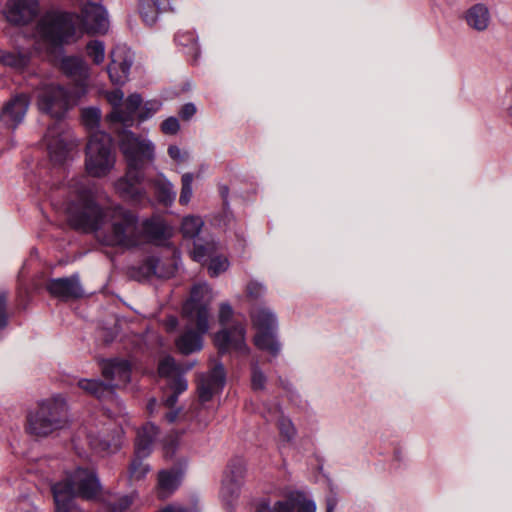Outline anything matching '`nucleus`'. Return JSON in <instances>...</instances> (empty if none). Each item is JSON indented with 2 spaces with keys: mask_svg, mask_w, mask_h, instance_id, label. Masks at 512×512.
<instances>
[{
  "mask_svg": "<svg viewBox=\"0 0 512 512\" xmlns=\"http://www.w3.org/2000/svg\"><path fill=\"white\" fill-rule=\"evenodd\" d=\"M73 180L71 185L75 199L67 206L72 226L85 232H95L105 245L134 247L144 242H162L171 235L169 227L160 218H151L142 223L136 216L122 207L102 209L94 199L93 188L86 178Z\"/></svg>",
  "mask_w": 512,
  "mask_h": 512,
  "instance_id": "1",
  "label": "nucleus"
},
{
  "mask_svg": "<svg viewBox=\"0 0 512 512\" xmlns=\"http://www.w3.org/2000/svg\"><path fill=\"white\" fill-rule=\"evenodd\" d=\"M109 22L107 12L98 0L82 3L81 16L66 12H48L38 21L34 33L37 49L56 55L64 45L75 42L83 31L105 33Z\"/></svg>",
  "mask_w": 512,
  "mask_h": 512,
  "instance_id": "2",
  "label": "nucleus"
},
{
  "mask_svg": "<svg viewBox=\"0 0 512 512\" xmlns=\"http://www.w3.org/2000/svg\"><path fill=\"white\" fill-rule=\"evenodd\" d=\"M38 109L56 120L61 119L77 100V97L55 83H43L35 90ZM50 159L63 163L70 152L78 145L71 132L62 122L56 121L44 136Z\"/></svg>",
  "mask_w": 512,
  "mask_h": 512,
  "instance_id": "3",
  "label": "nucleus"
},
{
  "mask_svg": "<svg viewBox=\"0 0 512 512\" xmlns=\"http://www.w3.org/2000/svg\"><path fill=\"white\" fill-rule=\"evenodd\" d=\"M119 148L126 160L127 171L114 186L124 200L137 203L146 198L141 186L144 181V169L155 159V145L148 138L123 129L118 132Z\"/></svg>",
  "mask_w": 512,
  "mask_h": 512,
  "instance_id": "4",
  "label": "nucleus"
},
{
  "mask_svg": "<svg viewBox=\"0 0 512 512\" xmlns=\"http://www.w3.org/2000/svg\"><path fill=\"white\" fill-rule=\"evenodd\" d=\"M52 492L56 512H78L74 498L95 499L100 492V483L92 470L78 468L55 483Z\"/></svg>",
  "mask_w": 512,
  "mask_h": 512,
  "instance_id": "5",
  "label": "nucleus"
},
{
  "mask_svg": "<svg viewBox=\"0 0 512 512\" xmlns=\"http://www.w3.org/2000/svg\"><path fill=\"white\" fill-rule=\"evenodd\" d=\"M116 154L112 138L105 132L96 131L90 135L85 152V169L95 178L107 176L115 166Z\"/></svg>",
  "mask_w": 512,
  "mask_h": 512,
  "instance_id": "6",
  "label": "nucleus"
},
{
  "mask_svg": "<svg viewBox=\"0 0 512 512\" xmlns=\"http://www.w3.org/2000/svg\"><path fill=\"white\" fill-rule=\"evenodd\" d=\"M67 423L68 411L65 399L55 396L40 404L36 414L29 418L28 430L31 434L46 436L64 428Z\"/></svg>",
  "mask_w": 512,
  "mask_h": 512,
  "instance_id": "7",
  "label": "nucleus"
},
{
  "mask_svg": "<svg viewBox=\"0 0 512 512\" xmlns=\"http://www.w3.org/2000/svg\"><path fill=\"white\" fill-rule=\"evenodd\" d=\"M251 319L253 327L257 329L255 346L273 356L278 355L281 346L275 335L278 327L275 314L266 307H257L252 310Z\"/></svg>",
  "mask_w": 512,
  "mask_h": 512,
  "instance_id": "8",
  "label": "nucleus"
},
{
  "mask_svg": "<svg viewBox=\"0 0 512 512\" xmlns=\"http://www.w3.org/2000/svg\"><path fill=\"white\" fill-rule=\"evenodd\" d=\"M212 299V290L209 285L201 283L193 286L190 298L183 306L184 316L191 325L197 326L202 333H207L209 329L208 305Z\"/></svg>",
  "mask_w": 512,
  "mask_h": 512,
  "instance_id": "9",
  "label": "nucleus"
},
{
  "mask_svg": "<svg viewBox=\"0 0 512 512\" xmlns=\"http://www.w3.org/2000/svg\"><path fill=\"white\" fill-rule=\"evenodd\" d=\"M107 101L112 106V111L107 116L111 125L122 124L130 127L134 121V115L142 103L139 94H131L124 101V93L120 89H114L106 94Z\"/></svg>",
  "mask_w": 512,
  "mask_h": 512,
  "instance_id": "10",
  "label": "nucleus"
},
{
  "mask_svg": "<svg viewBox=\"0 0 512 512\" xmlns=\"http://www.w3.org/2000/svg\"><path fill=\"white\" fill-rule=\"evenodd\" d=\"M219 245L213 239L201 243L200 240H195L194 249L191 256L194 261L205 263L209 260L208 271L213 277L225 272L229 267V261L224 256H217Z\"/></svg>",
  "mask_w": 512,
  "mask_h": 512,
  "instance_id": "11",
  "label": "nucleus"
},
{
  "mask_svg": "<svg viewBox=\"0 0 512 512\" xmlns=\"http://www.w3.org/2000/svg\"><path fill=\"white\" fill-rule=\"evenodd\" d=\"M133 64V53L126 45H116L110 53L107 72L114 84H124Z\"/></svg>",
  "mask_w": 512,
  "mask_h": 512,
  "instance_id": "12",
  "label": "nucleus"
},
{
  "mask_svg": "<svg viewBox=\"0 0 512 512\" xmlns=\"http://www.w3.org/2000/svg\"><path fill=\"white\" fill-rule=\"evenodd\" d=\"M214 343L220 353L235 351L247 354L249 349L245 342V329L242 325H235L232 329H223L215 334Z\"/></svg>",
  "mask_w": 512,
  "mask_h": 512,
  "instance_id": "13",
  "label": "nucleus"
},
{
  "mask_svg": "<svg viewBox=\"0 0 512 512\" xmlns=\"http://www.w3.org/2000/svg\"><path fill=\"white\" fill-rule=\"evenodd\" d=\"M226 382V373L221 363L216 364L207 374L201 375L198 382V394L202 403L220 393Z\"/></svg>",
  "mask_w": 512,
  "mask_h": 512,
  "instance_id": "14",
  "label": "nucleus"
},
{
  "mask_svg": "<svg viewBox=\"0 0 512 512\" xmlns=\"http://www.w3.org/2000/svg\"><path fill=\"white\" fill-rule=\"evenodd\" d=\"M78 387L85 393L94 396L101 401H111L115 405L117 411L112 414L110 408H108V412L110 413L109 416L118 417L124 415V408L117 399L111 386L96 379H81L78 381Z\"/></svg>",
  "mask_w": 512,
  "mask_h": 512,
  "instance_id": "15",
  "label": "nucleus"
},
{
  "mask_svg": "<svg viewBox=\"0 0 512 512\" xmlns=\"http://www.w3.org/2000/svg\"><path fill=\"white\" fill-rule=\"evenodd\" d=\"M46 288L53 297L62 300L80 298L84 294L77 275L50 279L46 284Z\"/></svg>",
  "mask_w": 512,
  "mask_h": 512,
  "instance_id": "16",
  "label": "nucleus"
},
{
  "mask_svg": "<svg viewBox=\"0 0 512 512\" xmlns=\"http://www.w3.org/2000/svg\"><path fill=\"white\" fill-rule=\"evenodd\" d=\"M38 13L37 0H9L6 6V18L16 25H24Z\"/></svg>",
  "mask_w": 512,
  "mask_h": 512,
  "instance_id": "17",
  "label": "nucleus"
},
{
  "mask_svg": "<svg viewBox=\"0 0 512 512\" xmlns=\"http://www.w3.org/2000/svg\"><path fill=\"white\" fill-rule=\"evenodd\" d=\"M102 375L109 381L107 385L115 388L125 386L131 377V368L126 360H110L106 361L102 366Z\"/></svg>",
  "mask_w": 512,
  "mask_h": 512,
  "instance_id": "18",
  "label": "nucleus"
},
{
  "mask_svg": "<svg viewBox=\"0 0 512 512\" xmlns=\"http://www.w3.org/2000/svg\"><path fill=\"white\" fill-rule=\"evenodd\" d=\"M29 107V98L18 95L12 98L2 109L1 120L5 125L15 129L24 119Z\"/></svg>",
  "mask_w": 512,
  "mask_h": 512,
  "instance_id": "19",
  "label": "nucleus"
},
{
  "mask_svg": "<svg viewBox=\"0 0 512 512\" xmlns=\"http://www.w3.org/2000/svg\"><path fill=\"white\" fill-rule=\"evenodd\" d=\"M245 473V462L240 458L232 460L222 481L221 493L226 496L235 495L239 491Z\"/></svg>",
  "mask_w": 512,
  "mask_h": 512,
  "instance_id": "20",
  "label": "nucleus"
},
{
  "mask_svg": "<svg viewBox=\"0 0 512 512\" xmlns=\"http://www.w3.org/2000/svg\"><path fill=\"white\" fill-rule=\"evenodd\" d=\"M142 272L146 276H156L158 278H169L177 270L176 259H160L158 257H149L141 266Z\"/></svg>",
  "mask_w": 512,
  "mask_h": 512,
  "instance_id": "21",
  "label": "nucleus"
},
{
  "mask_svg": "<svg viewBox=\"0 0 512 512\" xmlns=\"http://www.w3.org/2000/svg\"><path fill=\"white\" fill-rule=\"evenodd\" d=\"M60 68L63 73L75 79L81 86L85 85L90 76L88 64L80 57H63L60 61Z\"/></svg>",
  "mask_w": 512,
  "mask_h": 512,
  "instance_id": "22",
  "label": "nucleus"
},
{
  "mask_svg": "<svg viewBox=\"0 0 512 512\" xmlns=\"http://www.w3.org/2000/svg\"><path fill=\"white\" fill-rule=\"evenodd\" d=\"M469 28L482 32L485 31L491 22V15L488 7L477 3L468 8L463 16Z\"/></svg>",
  "mask_w": 512,
  "mask_h": 512,
  "instance_id": "23",
  "label": "nucleus"
},
{
  "mask_svg": "<svg viewBox=\"0 0 512 512\" xmlns=\"http://www.w3.org/2000/svg\"><path fill=\"white\" fill-rule=\"evenodd\" d=\"M188 324L189 327H187L185 331L175 341V345L178 351L185 355L200 351L202 349V336L205 334L200 332L197 326V331H194L192 329L193 325H191L189 322Z\"/></svg>",
  "mask_w": 512,
  "mask_h": 512,
  "instance_id": "24",
  "label": "nucleus"
},
{
  "mask_svg": "<svg viewBox=\"0 0 512 512\" xmlns=\"http://www.w3.org/2000/svg\"><path fill=\"white\" fill-rule=\"evenodd\" d=\"M158 434L159 430L153 423L148 422L143 425L137 431L134 453L139 456H149Z\"/></svg>",
  "mask_w": 512,
  "mask_h": 512,
  "instance_id": "25",
  "label": "nucleus"
},
{
  "mask_svg": "<svg viewBox=\"0 0 512 512\" xmlns=\"http://www.w3.org/2000/svg\"><path fill=\"white\" fill-rule=\"evenodd\" d=\"M149 183L153 187L159 202L168 206L175 201L176 191L174 186L163 173H158L155 178L149 181Z\"/></svg>",
  "mask_w": 512,
  "mask_h": 512,
  "instance_id": "26",
  "label": "nucleus"
},
{
  "mask_svg": "<svg viewBox=\"0 0 512 512\" xmlns=\"http://www.w3.org/2000/svg\"><path fill=\"white\" fill-rule=\"evenodd\" d=\"M182 472L179 469L163 470L158 474V488L161 497H167L180 485Z\"/></svg>",
  "mask_w": 512,
  "mask_h": 512,
  "instance_id": "27",
  "label": "nucleus"
},
{
  "mask_svg": "<svg viewBox=\"0 0 512 512\" xmlns=\"http://www.w3.org/2000/svg\"><path fill=\"white\" fill-rule=\"evenodd\" d=\"M87 439L91 448L97 453H113L117 451L121 445V437L119 433L111 438L89 433Z\"/></svg>",
  "mask_w": 512,
  "mask_h": 512,
  "instance_id": "28",
  "label": "nucleus"
},
{
  "mask_svg": "<svg viewBox=\"0 0 512 512\" xmlns=\"http://www.w3.org/2000/svg\"><path fill=\"white\" fill-rule=\"evenodd\" d=\"M139 12L142 20L149 26L156 23L161 9L158 0H141Z\"/></svg>",
  "mask_w": 512,
  "mask_h": 512,
  "instance_id": "29",
  "label": "nucleus"
},
{
  "mask_svg": "<svg viewBox=\"0 0 512 512\" xmlns=\"http://www.w3.org/2000/svg\"><path fill=\"white\" fill-rule=\"evenodd\" d=\"M29 56L20 52H1L0 51V64L8 66L15 70H21L27 66Z\"/></svg>",
  "mask_w": 512,
  "mask_h": 512,
  "instance_id": "30",
  "label": "nucleus"
},
{
  "mask_svg": "<svg viewBox=\"0 0 512 512\" xmlns=\"http://www.w3.org/2000/svg\"><path fill=\"white\" fill-rule=\"evenodd\" d=\"M204 225V221L199 216L189 215L183 218L181 232L185 238L194 239L198 236Z\"/></svg>",
  "mask_w": 512,
  "mask_h": 512,
  "instance_id": "31",
  "label": "nucleus"
},
{
  "mask_svg": "<svg viewBox=\"0 0 512 512\" xmlns=\"http://www.w3.org/2000/svg\"><path fill=\"white\" fill-rule=\"evenodd\" d=\"M290 499L293 503V509H296L297 512H316L315 502L307 498L303 492H291Z\"/></svg>",
  "mask_w": 512,
  "mask_h": 512,
  "instance_id": "32",
  "label": "nucleus"
},
{
  "mask_svg": "<svg viewBox=\"0 0 512 512\" xmlns=\"http://www.w3.org/2000/svg\"><path fill=\"white\" fill-rule=\"evenodd\" d=\"M148 456H139L134 453V458L129 466V476L131 480H141L149 472V465L143 462Z\"/></svg>",
  "mask_w": 512,
  "mask_h": 512,
  "instance_id": "33",
  "label": "nucleus"
},
{
  "mask_svg": "<svg viewBox=\"0 0 512 512\" xmlns=\"http://www.w3.org/2000/svg\"><path fill=\"white\" fill-rule=\"evenodd\" d=\"M86 53L94 64L100 65L105 59V45L102 41L92 40L86 45Z\"/></svg>",
  "mask_w": 512,
  "mask_h": 512,
  "instance_id": "34",
  "label": "nucleus"
},
{
  "mask_svg": "<svg viewBox=\"0 0 512 512\" xmlns=\"http://www.w3.org/2000/svg\"><path fill=\"white\" fill-rule=\"evenodd\" d=\"M181 370L182 369L176 365L175 360L171 356H166L159 362L158 373L161 377L169 379Z\"/></svg>",
  "mask_w": 512,
  "mask_h": 512,
  "instance_id": "35",
  "label": "nucleus"
},
{
  "mask_svg": "<svg viewBox=\"0 0 512 512\" xmlns=\"http://www.w3.org/2000/svg\"><path fill=\"white\" fill-rule=\"evenodd\" d=\"M193 180H194V176L192 173H185L182 175V178H181L182 187H181V193H180V197H179V203L181 205H187L192 198Z\"/></svg>",
  "mask_w": 512,
  "mask_h": 512,
  "instance_id": "36",
  "label": "nucleus"
},
{
  "mask_svg": "<svg viewBox=\"0 0 512 512\" xmlns=\"http://www.w3.org/2000/svg\"><path fill=\"white\" fill-rule=\"evenodd\" d=\"M190 368L191 366H188L185 371L189 370ZM183 372L184 370L182 369L176 375L168 379L169 389L178 395L184 392L188 387L186 379L182 376Z\"/></svg>",
  "mask_w": 512,
  "mask_h": 512,
  "instance_id": "37",
  "label": "nucleus"
},
{
  "mask_svg": "<svg viewBox=\"0 0 512 512\" xmlns=\"http://www.w3.org/2000/svg\"><path fill=\"white\" fill-rule=\"evenodd\" d=\"M267 378L263 371L258 367L257 363H253L251 367V386L255 391L265 388Z\"/></svg>",
  "mask_w": 512,
  "mask_h": 512,
  "instance_id": "38",
  "label": "nucleus"
},
{
  "mask_svg": "<svg viewBox=\"0 0 512 512\" xmlns=\"http://www.w3.org/2000/svg\"><path fill=\"white\" fill-rule=\"evenodd\" d=\"M101 118V112L98 108H87L82 111V121L89 128H95Z\"/></svg>",
  "mask_w": 512,
  "mask_h": 512,
  "instance_id": "39",
  "label": "nucleus"
},
{
  "mask_svg": "<svg viewBox=\"0 0 512 512\" xmlns=\"http://www.w3.org/2000/svg\"><path fill=\"white\" fill-rule=\"evenodd\" d=\"M161 106L162 103L159 100L147 101L139 113L140 120L144 121L152 117L156 112L160 110Z\"/></svg>",
  "mask_w": 512,
  "mask_h": 512,
  "instance_id": "40",
  "label": "nucleus"
},
{
  "mask_svg": "<svg viewBox=\"0 0 512 512\" xmlns=\"http://www.w3.org/2000/svg\"><path fill=\"white\" fill-rule=\"evenodd\" d=\"M175 41L182 46L190 47L192 51H196V36L191 31L178 32Z\"/></svg>",
  "mask_w": 512,
  "mask_h": 512,
  "instance_id": "41",
  "label": "nucleus"
},
{
  "mask_svg": "<svg viewBox=\"0 0 512 512\" xmlns=\"http://www.w3.org/2000/svg\"><path fill=\"white\" fill-rule=\"evenodd\" d=\"M278 427H279L281 435L286 440L289 441L294 438V436L296 434V430H295L291 420L281 416L280 419L278 420Z\"/></svg>",
  "mask_w": 512,
  "mask_h": 512,
  "instance_id": "42",
  "label": "nucleus"
},
{
  "mask_svg": "<svg viewBox=\"0 0 512 512\" xmlns=\"http://www.w3.org/2000/svg\"><path fill=\"white\" fill-rule=\"evenodd\" d=\"M180 129V124L177 118L169 117L161 124V131L167 135H174Z\"/></svg>",
  "mask_w": 512,
  "mask_h": 512,
  "instance_id": "43",
  "label": "nucleus"
},
{
  "mask_svg": "<svg viewBox=\"0 0 512 512\" xmlns=\"http://www.w3.org/2000/svg\"><path fill=\"white\" fill-rule=\"evenodd\" d=\"M266 288L259 282L252 281L247 286V294L253 299H258L265 294Z\"/></svg>",
  "mask_w": 512,
  "mask_h": 512,
  "instance_id": "44",
  "label": "nucleus"
},
{
  "mask_svg": "<svg viewBox=\"0 0 512 512\" xmlns=\"http://www.w3.org/2000/svg\"><path fill=\"white\" fill-rule=\"evenodd\" d=\"M233 315V309L228 303H222L219 309V322L222 325L227 324Z\"/></svg>",
  "mask_w": 512,
  "mask_h": 512,
  "instance_id": "45",
  "label": "nucleus"
},
{
  "mask_svg": "<svg viewBox=\"0 0 512 512\" xmlns=\"http://www.w3.org/2000/svg\"><path fill=\"white\" fill-rule=\"evenodd\" d=\"M132 503V498L130 496H122L117 502L111 505V512H123L126 510Z\"/></svg>",
  "mask_w": 512,
  "mask_h": 512,
  "instance_id": "46",
  "label": "nucleus"
},
{
  "mask_svg": "<svg viewBox=\"0 0 512 512\" xmlns=\"http://www.w3.org/2000/svg\"><path fill=\"white\" fill-rule=\"evenodd\" d=\"M7 295L4 292L0 293V330L4 329L7 325L6 313Z\"/></svg>",
  "mask_w": 512,
  "mask_h": 512,
  "instance_id": "47",
  "label": "nucleus"
},
{
  "mask_svg": "<svg viewBox=\"0 0 512 512\" xmlns=\"http://www.w3.org/2000/svg\"><path fill=\"white\" fill-rule=\"evenodd\" d=\"M178 442L170 439L166 440L163 444V453L165 458H172L177 450Z\"/></svg>",
  "mask_w": 512,
  "mask_h": 512,
  "instance_id": "48",
  "label": "nucleus"
},
{
  "mask_svg": "<svg viewBox=\"0 0 512 512\" xmlns=\"http://www.w3.org/2000/svg\"><path fill=\"white\" fill-rule=\"evenodd\" d=\"M275 512H294L293 503L290 499V494L285 501H277L274 503Z\"/></svg>",
  "mask_w": 512,
  "mask_h": 512,
  "instance_id": "49",
  "label": "nucleus"
},
{
  "mask_svg": "<svg viewBox=\"0 0 512 512\" xmlns=\"http://www.w3.org/2000/svg\"><path fill=\"white\" fill-rule=\"evenodd\" d=\"M196 113V107L192 103L185 104L180 110V116L184 120H189Z\"/></svg>",
  "mask_w": 512,
  "mask_h": 512,
  "instance_id": "50",
  "label": "nucleus"
},
{
  "mask_svg": "<svg viewBox=\"0 0 512 512\" xmlns=\"http://www.w3.org/2000/svg\"><path fill=\"white\" fill-rule=\"evenodd\" d=\"M168 155L177 162L183 161L181 149L176 145H170L168 147Z\"/></svg>",
  "mask_w": 512,
  "mask_h": 512,
  "instance_id": "51",
  "label": "nucleus"
},
{
  "mask_svg": "<svg viewBox=\"0 0 512 512\" xmlns=\"http://www.w3.org/2000/svg\"><path fill=\"white\" fill-rule=\"evenodd\" d=\"M337 504H338L337 496L334 493H331L326 498V512H334Z\"/></svg>",
  "mask_w": 512,
  "mask_h": 512,
  "instance_id": "52",
  "label": "nucleus"
},
{
  "mask_svg": "<svg viewBox=\"0 0 512 512\" xmlns=\"http://www.w3.org/2000/svg\"><path fill=\"white\" fill-rule=\"evenodd\" d=\"M178 325V320L176 317L174 316H168L165 321H164V326H165V329L168 331V332H172L176 329Z\"/></svg>",
  "mask_w": 512,
  "mask_h": 512,
  "instance_id": "53",
  "label": "nucleus"
},
{
  "mask_svg": "<svg viewBox=\"0 0 512 512\" xmlns=\"http://www.w3.org/2000/svg\"><path fill=\"white\" fill-rule=\"evenodd\" d=\"M256 512H275L274 505L268 501L263 500L257 504Z\"/></svg>",
  "mask_w": 512,
  "mask_h": 512,
  "instance_id": "54",
  "label": "nucleus"
},
{
  "mask_svg": "<svg viewBox=\"0 0 512 512\" xmlns=\"http://www.w3.org/2000/svg\"><path fill=\"white\" fill-rule=\"evenodd\" d=\"M178 400V394L177 393H173L169 396H167L164 400H163V404L167 407V408H172L176 402Z\"/></svg>",
  "mask_w": 512,
  "mask_h": 512,
  "instance_id": "55",
  "label": "nucleus"
},
{
  "mask_svg": "<svg viewBox=\"0 0 512 512\" xmlns=\"http://www.w3.org/2000/svg\"><path fill=\"white\" fill-rule=\"evenodd\" d=\"M180 414V410H172L165 414V419L168 423H174Z\"/></svg>",
  "mask_w": 512,
  "mask_h": 512,
  "instance_id": "56",
  "label": "nucleus"
},
{
  "mask_svg": "<svg viewBox=\"0 0 512 512\" xmlns=\"http://www.w3.org/2000/svg\"><path fill=\"white\" fill-rule=\"evenodd\" d=\"M160 512H187L183 507L178 505H170L161 510Z\"/></svg>",
  "mask_w": 512,
  "mask_h": 512,
  "instance_id": "57",
  "label": "nucleus"
},
{
  "mask_svg": "<svg viewBox=\"0 0 512 512\" xmlns=\"http://www.w3.org/2000/svg\"><path fill=\"white\" fill-rule=\"evenodd\" d=\"M157 405V402L155 399H151L147 405V409L149 411L150 414H153L154 413V409Z\"/></svg>",
  "mask_w": 512,
  "mask_h": 512,
  "instance_id": "58",
  "label": "nucleus"
},
{
  "mask_svg": "<svg viewBox=\"0 0 512 512\" xmlns=\"http://www.w3.org/2000/svg\"><path fill=\"white\" fill-rule=\"evenodd\" d=\"M198 422H199V424H200V426H201V427H206V426H207V424H208V422H209V420H204V421H202V420H200V419H199V420H198Z\"/></svg>",
  "mask_w": 512,
  "mask_h": 512,
  "instance_id": "59",
  "label": "nucleus"
}]
</instances>
